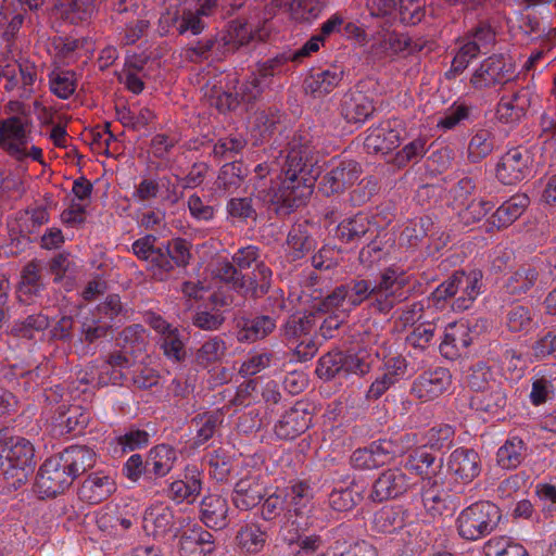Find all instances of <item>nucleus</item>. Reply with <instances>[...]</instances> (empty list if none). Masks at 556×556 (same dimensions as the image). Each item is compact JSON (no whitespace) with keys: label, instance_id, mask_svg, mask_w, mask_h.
Here are the masks:
<instances>
[{"label":"nucleus","instance_id":"obj_29","mask_svg":"<svg viewBox=\"0 0 556 556\" xmlns=\"http://www.w3.org/2000/svg\"><path fill=\"white\" fill-rule=\"evenodd\" d=\"M374 110L372 100L367 94L353 90L344 96L341 114L348 123L363 124Z\"/></svg>","mask_w":556,"mask_h":556},{"label":"nucleus","instance_id":"obj_62","mask_svg":"<svg viewBox=\"0 0 556 556\" xmlns=\"http://www.w3.org/2000/svg\"><path fill=\"white\" fill-rule=\"evenodd\" d=\"M289 255L292 261L301 258L307 251L311 250L313 242L309 237H307L302 230L301 227H293L289 235L287 241Z\"/></svg>","mask_w":556,"mask_h":556},{"label":"nucleus","instance_id":"obj_16","mask_svg":"<svg viewBox=\"0 0 556 556\" xmlns=\"http://www.w3.org/2000/svg\"><path fill=\"white\" fill-rule=\"evenodd\" d=\"M312 414L308 405L298 402L287 410L275 425L274 431L281 440H294L304 433L311 426Z\"/></svg>","mask_w":556,"mask_h":556},{"label":"nucleus","instance_id":"obj_11","mask_svg":"<svg viewBox=\"0 0 556 556\" xmlns=\"http://www.w3.org/2000/svg\"><path fill=\"white\" fill-rule=\"evenodd\" d=\"M406 132L405 122L391 118L367 130L364 146L368 152L387 154L399 147Z\"/></svg>","mask_w":556,"mask_h":556},{"label":"nucleus","instance_id":"obj_42","mask_svg":"<svg viewBox=\"0 0 556 556\" xmlns=\"http://www.w3.org/2000/svg\"><path fill=\"white\" fill-rule=\"evenodd\" d=\"M154 243L155 237L146 236L134 242L132 251L139 258L149 261L160 268L166 270L169 269L170 262L168 261L167 255L164 253L162 248H155Z\"/></svg>","mask_w":556,"mask_h":556},{"label":"nucleus","instance_id":"obj_15","mask_svg":"<svg viewBox=\"0 0 556 556\" xmlns=\"http://www.w3.org/2000/svg\"><path fill=\"white\" fill-rule=\"evenodd\" d=\"M416 481L401 469L393 468L383 471L372 485L369 497L374 502H383L404 494Z\"/></svg>","mask_w":556,"mask_h":556},{"label":"nucleus","instance_id":"obj_26","mask_svg":"<svg viewBox=\"0 0 556 556\" xmlns=\"http://www.w3.org/2000/svg\"><path fill=\"white\" fill-rule=\"evenodd\" d=\"M450 383L451 376L448 370L437 368L421 374L415 380L412 391L417 397L424 401H431L441 395Z\"/></svg>","mask_w":556,"mask_h":556},{"label":"nucleus","instance_id":"obj_19","mask_svg":"<svg viewBox=\"0 0 556 556\" xmlns=\"http://www.w3.org/2000/svg\"><path fill=\"white\" fill-rule=\"evenodd\" d=\"M447 471L463 483H469L480 475L481 459L472 448L458 447L454 450L447 460Z\"/></svg>","mask_w":556,"mask_h":556},{"label":"nucleus","instance_id":"obj_53","mask_svg":"<svg viewBox=\"0 0 556 556\" xmlns=\"http://www.w3.org/2000/svg\"><path fill=\"white\" fill-rule=\"evenodd\" d=\"M466 382L477 394L483 393L490 388L491 382H494L493 374L483 362H478L470 367L466 376Z\"/></svg>","mask_w":556,"mask_h":556},{"label":"nucleus","instance_id":"obj_10","mask_svg":"<svg viewBox=\"0 0 556 556\" xmlns=\"http://www.w3.org/2000/svg\"><path fill=\"white\" fill-rule=\"evenodd\" d=\"M410 282V277L397 267L387 268L380 278L378 285L374 286L371 292L378 302L380 311L391 309L397 302L406 299V286Z\"/></svg>","mask_w":556,"mask_h":556},{"label":"nucleus","instance_id":"obj_64","mask_svg":"<svg viewBox=\"0 0 556 556\" xmlns=\"http://www.w3.org/2000/svg\"><path fill=\"white\" fill-rule=\"evenodd\" d=\"M430 225L429 218H418L409 222L400 233L401 244L415 245L427 235V227Z\"/></svg>","mask_w":556,"mask_h":556},{"label":"nucleus","instance_id":"obj_50","mask_svg":"<svg viewBox=\"0 0 556 556\" xmlns=\"http://www.w3.org/2000/svg\"><path fill=\"white\" fill-rule=\"evenodd\" d=\"M91 414L81 406L74 405L66 412H61L58 417L59 426L66 432H80L90 421Z\"/></svg>","mask_w":556,"mask_h":556},{"label":"nucleus","instance_id":"obj_23","mask_svg":"<svg viewBox=\"0 0 556 556\" xmlns=\"http://www.w3.org/2000/svg\"><path fill=\"white\" fill-rule=\"evenodd\" d=\"M229 505L225 497L210 494L200 503V521L208 529L223 530L229 525Z\"/></svg>","mask_w":556,"mask_h":556},{"label":"nucleus","instance_id":"obj_58","mask_svg":"<svg viewBox=\"0 0 556 556\" xmlns=\"http://www.w3.org/2000/svg\"><path fill=\"white\" fill-rule=\"evenodd\" d=\"M97 525L102 531L112 535H121L132 526V520L115 511H106L98 518Z\"/></svg>","mask_w":556,"mask_h":556},{"label":"nucleus","instance_id":"obj_30","mask_svg":"<svg viewBox=\"0 0 556 556\" xmlns=\"http://www.w3.org/2000/svg\"><path fill=\"white\" fill-rule=\"evenodd\" d=\"M342 77L343 71L338 66L312 73L305 79V90L315 98H321L334 90Z\"/></svg>","mask_w":556,"mask_h":556},{"label":"nucleus","instance_id":"obj_54","mask_svg":"<svg viewBox=\"0 0 556 556\" xmlns=\"http://www.w3.org/2000/svg\"><path fill=\"white\" fill-rule=\"evenodd\" d=\"M471 343L468 326L465 323H453L445 328L440 348H468Z\"/></svg>","mask_w":556,"mask_h":556},{"label":"nucleus","instance_id":"obj_3","mask_svg":"<svg viewBox=\"0 0 556 556\" xmlns=\"http://www.w3.org/2000/svg\"><path fill=\"white\" fill-rule=\"evenodd\" d=\"M269 34L270 27L267 21L236 20L230 22L215 39L199 41L190 51L197 58H205L206 54L211 52L215 58L219 59L242 46L266 40Z\"/></svg>","mask_w":556,"mask_h":556},{"label":"nucleus","instance_id":"obj_39","mask_svg":"<svg viewBox=\"0 0 556 556\" xmlns=\"http://www.w3.org/2000/svg\"><path fill=\"white\" fill-rule=\"evenodd\" d=\"M470 405L476 410L496 415L504 410L507 405V394L500 386L491 388L490 392L476 394L470 400Z\"/></svg>","mask_w":556,"mask_h":556},{"label":"nucleus","instance_id":"obj_55","mask_svg":"<svg viewBox=\"0 0 556 556\" xmlns=\"http://www.w3.org/2000/svg\"><path fill=\"white\" fill-rule=\"evenodd\" d=\"M50 89L61 99H68L76 89L75 74L71 71H54L50 76Z\"/></svg>","mask_w":556,"mask_h":556},{"label":"nucleus","instance_id":"obj_33","mask_svg":"<svg viewBox=\"0 0 556 556\" xmlns=\"http://www.w3.org/2000/svg\"><path fill=\"white\" fill-rule=\"evenodd\" d=\"M68 472L75 480L79 475L91 469L97 460L96 453L84 445H72L60 453Z\"/></svg>","mask_w":556,"mask_h":556},{"label":"nucleus","instance_id":"obj_48","mask_svg":"<svg viewBox=\"0 0 556 556\" xmlns=\"http://www.w3.org/2000/svg\"><path fill=\"white\" fill-rule=\"evenodd\" d=\"M202 482L198 476H191L187 480H176L169 484L167 494L173 501L181 503L192 502L201 492Z\"/></svg>","mask_w":556,"mask_h":556},{"label":"nucleus","instance_id":"obj_32","mask_svg":"<svg viewBox=\"0 0 556 556\" xmlns=\"http://www.w3.org/2000/svg\"><path fill=\"white\" fill-rule=\"evenodd\" d=\"M358 367L352 356L343 350H329L319 358L316 374L326 380L332 379L340 371H354Z\"/></svg>","mask_w":556,"mask_h":556},{"label":"nucleus","instance_id":"obj_8","mask_svg":"<svg viewBox=\"0 0 556 556\" xmlns=\"http://www.w3.org/2000/svg\"><path fill=\"white\" fill-rule=\"evenodd\" d=\"M73 476L67 470L60 454L46 459L36 477V488L42 496L53 497L63 493L73 483Z\"/></svg>","mask_w":556,"mask_h":556},{"label":"nucleus","instance_id":"obj_60","mask_svg":"<svg viewBox=\"0 0 556 556\" xmlns=\"http://www.w3.org/2000/svg\"><path fill=\"white\" fill-rule=\"evenodd\" d=\"M51 273L54 276V282L63 283L65 290H72L74 287V277L71 270V261L67 255L59 254L50 263Z\"/></svg>","mask_w":556,"mask_h":556},{"label":"nucleus","instance_id":"obj_20","mask_svg":"<svg viewBox=\"0 0 556 556\" xmlns=\"http://www.w3.org/2000/svg\"><path fill=\"white\" fill-rule=\"evenodd\" d=\"M359 173V166L354 161H334L323 178L320 189L327 195L338 193L352 186L358 179Z\"/></svg>","mask_w":556,"mask_h":556},{"label":"nucleus","instance_id":"obj_40","mask_svg":"<svg viewBox=\"0 0 556 556\" xmlns=\"http://www.w3.org/2000/svg\"><path fill=\"white\" fill-rule=\"evenodd\" d=\"M266 539V532L255 522L241 526L236 534L238 546L248 554L260 553L265 546Z\"/></svg>","mask_w":556,"mask_h":556},{"label":"nucleus","instance_id":"obj_28","mask_svg":"<svg viewBox=\"0 0 556 556\" xmlns=\"http://www.w3.org/2000/svg\"><path fill=\"white\" fill-rule=\"evenodd\" d=\"M325 7V0H271L269 13L275 9H286L295 22H311L319 16Z\"/></svg>","mask_w":556,"mask_h":556},{"label":"nucleus","instance_id":"obj_44","mask_svg":"<svg viewBox=\"0 0 556 556\" xmlns=\"http://www.w3.org/2000/svg\"><path fill=\"white\" fill-rule=\"evenodd\" d=\"M96 0H59L55 13L70 23L88 18L94 9Z\"/></svg>","mask_w":556,"mask_h":556},{"label":"nucleus","instance_id":"obj_24","mask_svg":"<svg viewBox=\"0 0 556 556\" xmlns=\"http://www.w3.org/2000/svg\"><path fill=\"white\" fill-rule=\"evenodd\" d=\"M116 490L115 481L102 471L89 475L79 488V498L90 505L99 504L109 498Z\"/></svg>","mask_w":556,"mask_h":556},{"label":"nucleus","instance_id":"obj_46","mask_svg":"<svg viewBox=\"0 0 556 556\" xmlns=\"http://www.w3.org/2000/svg\"><path fill=\"white\" fill-rule=\"evenodd\" d=\"M241 329L238 331V339L241 342H254L264 338L275 328V321L267 316L255 317L242 323Z\"/></svg>","mask_w":556,"mask_h":556},{"label":"nucleus","instance_id":"obj_38","mask_svg":"<svg viewBox=\"0 0 556 556\" xmlns=\"http://www.w3.org/2000/svg\"><path fill=\"white\" fill-rule=\"evenodd\" d=\"M149 325L161 336V348H182L189 338L185 329L172 328L161 316L150 314L147 317Z\"/></svg>","mask_w":556,"mask_h":556},{"label":"nucleus","instance_id":"obj_47","mask_svg":"<svg viewBox=\"0 0 556 556\" xmlns=\"http://www.w3.org/2000/svg\"><path fill=\"white\" fill-rule=\"evenodd\" d=\"M224 415L220 410L204 413L198 415L192 419L194 427L197 428L195 442L197 444H203L208 441L219 426L222 425Z\"/></svg>","mask_w":556,"mask_h":556},{"label":"nucleus","instance_id":"obj_18","mask_svg":"<svg viewBox=\"0 0 556 556\" xmlns=\"http://www.w3.org/2000/svg\"><path fill=\"white\" fill-rule=\"evenodd\" d=\"M175 513L168 505L159 503L144 510L142 528L147 535L163 540L175 529Z\"/></svg>","mask_w":556,"mask_h":556},{"label":"nucleus","instance_id":"obj_22","mask_svg":"<svg viewBox=\"0 0 556 556\" xmlns=\"http://www.w3.org/2000/svg\"><path fill=\"white\" fill-rule=\"evenodd\" d=\"M535 99L536 96L530 88H522L511 96L502 97L496 109L497 119L504 124L520 121Z\"/></svg>","mask_w":556,"mask_h":556},{"label":"nucleus","instance_id":"obj_7","mask_svg":"<svg viewBox=\"0 0 556 556\" xmlns=\"http://www.w3.org/2000/svg\"><path fill=\"white\" fill-rule=\"evenodd\" d=\"M482 273L473 269L469 273L457 271L441 283L432 293L433 300L440 302L455 298L452 307L455 311L468 309L481 293Z\"/></svg>","mask_w":556,"mask_h":556},{"label":"nucleus","instance_id":"obj_37","mask_svg":"<svg viewBox=\"0 0 556 556\" xmlns=\"http://www.w3.org/2000/svg\"><path fill=\"white\" fill-rule=\"evenodd\" d=\"M409 521V513L402 506L382 507L375 514V528L382 533H393L403 529Z\"/></svg>","mask_w":556,"mask_h":556},{"label":"nucleus","instance_id":"obj_4","mask_svg":"<svg viewBox=\"0 0 556 556\" xmlns=\"http://www.w3.org/2000/svg\"><path fill=\"white\" fill-rule=\"evenodd\" d=\"M34 446L22 437L0 442V488L11 492L26 483L33 467Z\"/></svg>","mask_w":556,"mask_h":556},{"label":"nucleus","instance_id":"obj_35","mask_svg":"<svg viewBox=\"0 0 556 556\" xmlns=\"http://www.w3.org/2000/svg\"><path fill=\"white\" fill-rule=\"evenodd\" d=\"M177 459L175 450L166 444H160L150 450L146 460V475L164 477L174 467Z\"/></svg>","mask_w":556,"mask_h":556},{"label":"nucleus","instance_id":"obj_9","mask_svg":"<svg viewBox=\"0 0 556 556\" xmlns=\"http://www.w3.org/2000/svg\"><path fill=\"white\" fill-rule=\"evenodd\" d=\"M421 49L422 45L406 34L382 28L372 36L368 51L372 56L382 59L408 55Z\"/></svg>","mask_w":556,"mask_h":556},{"label":"nucleus","instance_id":"obj_63","mask_svg":"<svg viewBox=\"0 0 556 556\" xmlns=\"http://www.w3.org/2000/svg\"><path fill=\"white\" fill-rule=\"evenodd\" d=\"M469 109L465 104L454 103L437 119V127L443 131L455 128L468 118Z\"/></svg>","mask_w":556,"mask_h":556},{"label":"nucleus","instance_id":"obj_13","mask_svg":"<svg viewBox=\"0 0 556 556\" xmlns=\"http://www.w3.org/2000/svg\"><path fill=\"white\" fill-rule=\"evenodd\" d=\"M514 77V65L504 56H490L485 59L473 72L470 84L476 89L490 88L505 84Z\"/></svg>","mask_w":556,"mask_h":556},{"label":"nucleus","instance_id":"obj_49","mask_svg":"<svg viewBox=\"0 0 556 556\" xmlns=\"http://www.w3.org/2000/svg\"><path fill=\"white\" fill-rule=\"evenodd\" d=\"M39 270L34 263L28 264L22 274V280L17 289V298L22 303H30L40 290Z\"/></svg>","mask_w":556,"mask_h":556},{"label":"nucleus","instance_id":"obj_27","mask_svg":"<svg viewBox=\"0 0 556 556\" xmlns=\"http://www.w3.org/2000/svg\"><path fill=\"white\" fill-rule=\"evenodd\" d=\"M266 490L258 477L248 476L240 479L233 489L232 502L241 510L255 507L265 497Z\"/></svg>","mask_w":556,"mask_h":556},{"label":"nucleus","instance_id":"obj_59","mask_svg":"<svg viewBox=\"0 0 556 556\" xmlns=\"http://www.w3.org/2000/svg\"><path fill=\"white\" fill-rule=\"evenodd\" d=\"M288 497V510L301 515L313 497L312 489L304 482H298L290 488Z\"/></svg>","mask_w":556,"mask_h":556},{"label":"nucleus","instance_id":"obj_43","mask_svg":"<svg viewBox=\"0 0 556 556\" xmlns=\"http://www.w3.org/2000/svg\"><path fill=\"white\" fill-rule=\"evenodd\" d=\"M363 498V488L351 482L345 488H334L329 494V505L337 511H349Z\"/></svg>","mask_w":556,"mask_h":556},{"label":"nucleus","instance_id":"obj_57","mask_svg":"<svg viewBox=\"0 0 556 556\" xmlns=\"http://www.w3.org/2000/svg\"><path fill=\"white\" fill-rule=\"evenodd\" d=\"M493 148L491 134L488 130H479L469 141L468 157L471 162H479L486 157Z\"/></svg>","mask_w":556,"mask_h":556},{"label":"nucleus","instance_id":"obj_34","mask_svg":"<svg viewBox=\"0 0 556 556\" xmlns=\"http://www.w3.org/2000/svg\"><path fill=\"white\" fill-rule=\"evenodd\" d=\"M421 498L427 514L434 519L445 509L446 493L443 483L434 477L422 478Z\"/></svg>","mask_w":556,"mask_h":556},{"label":"nucleus","instance_id":"obj_2","mask_svg":"<svg viewBox=\"0 0 556 556\" xmlns=\"http://www.w3.org/2000/svg\"><path fill=\"white\" fill-rule=\"evenodd\" d=\"M317 175L307 160L304 161L302 152L292 149L287 156L283 178L279 187L268 194V201L287 207L301 205L312 194Z\"/></svg>","mask_w":556,"mask_h":556},{"label":"nucleus","instance_id":"obj_5","mask_svg":"<svg viewBox=\"0 0 556 556\" xmlns=\"http://www.w3.org/2000/svg\"><path fill=\"white\" fill-rule=\"evenodd\" d=\"M216 4L217 0H170L160 17V33L166 35L176 29L180 35H199L205 27L202 17L211 14Z\"/></svg>","mask_w":556,"mask_h":556},{"label":"nucleus","instance_id":"obj_56","mask_svg":"<svg viewBox=\"0 0 556 556\" xmlns=\"http://www.w3.org/2000/svg\"><path fill=\"white\" fill-rule=\"evenodd\" d=\"M532 326L531 311L522 305L513 306L506 316V327L513 333H526Z\"/></svg>","mask_w":556,"mask_h":556},{"label":"nucleus","instance_id":"obj_52","mask_svg":"<svg viewBox=\"0 0 556 556\" xmlns=\"http://www.w3.org/2000/svg\"><path fill=\"white\" fill-rule=\"evenodd\" d=\"M369 229L367 216L357 214L352 218L342 220L338 226V237L343 241H353L361 238Z\"/></svg>","mask_w":556,"mask_h":556},{"label":"nucleus","instance_id":"obj_31","mask_svg":"<svg viewBox=\"0 0 556 556\" xmlns=\"http://www.w3.org/2000/svg\"><path fill=\"white\" fill-rule=\"evenodd\" d=\"M529 203L528 195L515 194L492 214L489 222L497 229L508 227L523 214Z\"/></svg>","mask_w":556,"mask_h":556},{"label":"nucleus","instance_id":"obj_36","mask_svg":"<svg viewBox=\"0 0 556 556\" xmlns=\"http://www.w3.org/2000/svg\"><path fill=\"white\" fill-rule=\"evenodd\" d=\"M121 311V301L117 295H110L105 303L99 307V313L103 314L101 318L103 319L98 325H90L85 323L83 325V330L86 337V340L89 344L94 343L96 339L105 336L108 331V324Z\"/></svg>","mask_w":556,"mask_h":556},{"label":"nucleus","instance_id":"obj_12","mask_svg":"<svg viewBox=\"0 0 556 556\" xmlns=\"http://www.w3.org/2000/svg\"><path fill=\"white\" fill-rule=\"evenodd\" d=\"M218 277L227 282H232L236 289H239L244 294L258 296L267 292L271 278V270L264 264L257 265L253 271V279L248 280L240 276L237 269L229 263L222 264L218 270Z\"/></svg>","mask_w":556,"mask_h":556},{"label":"nucleus","instance_id":"obj_6","mask_svg":"<svg viewBox=\"0 0 556 556\" xmlns=\"http://www.w3.org/2000/svg\"><path fill=\"white\" fill-rule=\"evenodd\" d=\"M502 520V511L490 501H479L464 508L457 519L458 534L468 541H477L493 532Z\"/></svg>","mask_w":556,"mask_h":556},{"label":"nucleus","instance_id":"obj_51","mask_svg":"<svg viewBox=\"0 0 556 556\" xmlns=\"http://www.w3.org/2000/svg\"><path fill=\"white\" fill-rule=\"evenodd\" d=\"M538 279V273L531 267H521L513 273L505 288L509 294L519 295L530 290Z\"/></svg>","mask_w":556,"mask_h":556},{"label":"nucleus","instance_id":"obj_1","mask_svg":"<svg viewBox=\"0 0 556 556\" xmlns=\"http://www.w3.org/2000/svg\"><path fill=\"white\" fill-rule=\"evenodd\" d=\"M300 307L298 312H303V317L293 315L286 324L285 332L289 337H296L306 333L311 329V317L315 314H327L320 326L321 336L331 337V331L337 329L351 312L350 304L346 300V287L341 286L333 290L327 298L313 296L303 292L298 296Z\"/></svg>","mask_w":556,"mask_h":556},{"label":"nucleus","instance_id":"obj_25","mask_svg":"<svg viewBox=\"0 0 556 556\" xmlns=\"http://www.w3.org/2000/svg\"><path fill=\"white\" fill-rule=\"evenodd\" d=\"M325 40L323 35L312 36L301 48L287 51L277 58L267 61L263 64L261 72L263 76L274 75L279 72V67L287 62L302 63L305 59L311 58L314 53L319 51L324 46Z\"/></svg>","mask_w":556,"mask_h":556},{"label":"nucleus","instance_id":"obj_14","mask_svg":"<svg viewBox=\"0 0 556 556\" xmlns=\"http://www.w3.org/2000/svg\"><path fill=\"white\" fill-rule=\"evenodd\" d=\"M532 156L530 152L517 147L508 150L496 163L495 175L505 185H514L530 173Z\"/></svg>","mask_w":556,"mask_h":556},{"label":"nucleus","instance_id":"obj_41","mask_svg":"<svg viewBox=\"0 0 556 556\" xmlns=\"http://www.w3.org/2000/svg\"><path fill=\"white\" fill-rule=\"evenodd\" d=\"M526 451V444L519 437H510L497 451V464L504 469H515L525 459Z\"/></svg>","mask_w":556,"mask_h":556},{"label":"nucleus","instance_id":"obj_21","mask_svg":"<svg viewBox=\"0 0 556 556\" xmlns=\"http://www.w3.org/2000/svg\"><path fill=\"white\" fill-rule=\"evenodd\" d=\"M0 78L7 80L4 88L13 90L21 84L23 94L33 90V85L37 79L36 68L30 63H17L8 58L0 59Z\"/></svg>","mask_w":556,"mask_h":556},{"label":"nucleus","instance_id":"obj_17","mask_svg":"<svg viewBox=\"0 0 556 556\" xmlns=\"http://www.w3.org/2000/svg\"><path fill=\"white\" fill-rule=\"evenodd\" d=\"M216 549L215 536L200 525L182 531L178 541L181 556H211Z\"/></svg>","mask_w":556,"mask_h":556},{"label":"nucleus","instance_id":"obj_45","mask_svg":"<svg viewBox=\"0 0 556 556\" xmlns=\"http://www.w3.org/2000/svg\"><path fill=\"white\" fill-rule=\"evenodd\" d=\"M262 92V88L260 86V81L256 77H253L251 81L242 85L240 87V91L236 94L231 92H224L218 96L216 101V106L219 111L233 110L238 105V97H240L241 101L250 102L255 99Z\"/></svg>","mask_w":556,"mask_h":556},{"label":"nucleus","instance_id":"obj_61","mask_svg":"<svg viewBox=\"0 0 556 556\" xmlns=\"http://www.w3.org/2000/svg\"><path fill=\"white\" fill-rule=\"evenodd\" d=\"M492 207L493 204L490 201L482 198H473L465 208L459 211L458 215L464 224L470 225L481 220Z\"/></svg>","mask_w":556,"mask_h":556}]
</instances>
